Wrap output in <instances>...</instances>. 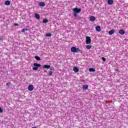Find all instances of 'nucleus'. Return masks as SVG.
<instances>
[{
    "mask_svg": "<svg viewBox=\"0 0 128 128\" xmlns=\"http://www.w3.org/2000/svg\"><path fill=\"white\" fill-rule=\"evenodd\" d=\"M49 76H52V71L50 70V72Z\"/></svg>",
    "mask_w": 128,
    "mask_h": 128,
    "instance_id": "obj_24",
    "label": "nucleus"
},
{
    "mask_svg": "<svg viewBox=\"0 0 128 128\" xmlns=\"http://www.w3.org/2000/svg\"><path fill=\"white\" fill-rule=\"evenodd\" d=\"M4 112V110H2V108H0V112L2 113Z\"/></svg>",
    "mask_w": 128,
    "mask_h": 128,
    "instance_id": "obj_25",
    "label": "nucleus"
},
{
    "mask_svg": "<svg viewBox=\"0 0 128 128\" xmlns=\"http://www.w3.org/2000/svg\"><path fill=\"white\" fill-rule=\"evenodd\" d=\"M90 18L91 22H94L96 20V17L94 16H90Z\"/></svg>",
    "mask_w": 128,
    "mask_h": 128,
    "instance_id": "obj_9",
    "label": "nucleus"
},
{
    "mask_svg": "<svg viewBox=\"0 0 128 128\" xmlns=\"http://www.w3.org/2000/svg\"><path fill=\"white\" fill-rule=\"evenodd\" d=\"M83 88L84 90H88V85H84Z\"/></svg>",
    "mask_w": 128,
    "mask_h": 128,
    "instance_id": "obj_17",
    "label": "nucleus"
},
{
    "mask_svg": "<svg viewBox=\"0 0 128 128\" xmlns=\"http://www.w3.org/2000/svg\"><path fill=\"white\" fill-rule=\"evenodd\" d=\"M34 85H29L28 87V90H30V92H32L34 90Z\"/></svg>",
    "mask_w": 128,
    "mask_h": 128,
    "instance_id": "obj_4",
    "label": "nucleus"
},
{
    "mask_svg": "<svg viewBox=\"0 0 128 128\" xmlns=\"http://www.w3.org/2000/svg\"><path fill=\"white\" fill-rule=\"evenodd\" d=\"M71 52H82L80 48H76L74 46H72L71 48Z\"/></svg>",
    "mask_w": 128,
    "mask_h": 128,
    "instance_id": "obj_1",
    "label": "nucleus"
},
{
    "mask_svg": "<svg viewBox=\"0 0 128 128\" xmlns=\"http://www.w3.org/2000/svg\"><path fill=\"white\" fill-rule=\"evenodd\" d=\"M32 70H38V67H33Z\"/></svg>",
    "mask_w": 128,
    "mask_h": 128,
    "instance_id": "obj_23",
    "label": "nucleus"
},
{
    "mask_svg": "<svg viewBox=\"0 0 128 128\" xmlns=\"http://www.w3.org/2000/svg\"><path fill=\"white\" fill-rule=\"evenodd\" d=\"M6 86H10V84L9 83H6Z\"/></svg>",
    "mask_w": 128,
    "mask_h": 128,
    "instance_id": "obj_30",
    "label": "nucleus"
},
{
    "mask_svg": "<svg viewBox=\"0 0 128 128\" xmlns=\"http://www.w3.org/2000/svg\"><path fill=\"white\" fill-rule=\"evenodd\" d=\"M118 34H126V32H124V31L123 30H119Z\"/></svg>",
    "mask_w": 128,
    "mask_h": 128,
    "instance_id": "obj_6",
    "label": "nucleus"
},
{
    "mask_svg": "<svg viewBox=\"0 0 128 128\" xmlns=\"http://www.w3.org/2000/svg\"><path fill=\"white\" fill-rule=\"evenodd\" d=\"M86 48L87 50H90V48H92V46L90 45H87L86 46Z\"/></svg>",
    "mask_w": 128,
    "mask_h": 128,
    "instance_id": "obj_19",
    "label": "nucleus"
},
{
    "mask_svg": "<svg viewBox=\"0 0 128 128\" xmlns=\"http://www.w3.org/2000/svg\"><path fill=\"white\" fill-rule=\"evenodd\" d=\"M35 18L36 20H40V16L38 14H35Z\"/></svg>",
    "mask_w": 128,
    "mask_h": 128,
    "instance_id": "obj_10",
    "label": "nucleus"
},
{
    "mask_svg": "<svg viewBox=\"0 0 128 128\" xmlns=\"http://www.w3.org/2000/svg\"><path fill=\"white\" fill-rule=\"evenodd\" d=\"M114 70H115V72H118V69H115Z\"/></svg>",
    "mask_w": 128,
    "mask_h": 128,
    "instance_id": "obj_31",
    "label": "nucleus"
},
{
    "mask_svg": "<svg viewBox=\"0 0 128 128\" xmlns=\"http://www.w3.org/2000/svg\"><path fill=\"white\" fill-rule=\"evenodd\" d=\"M96 30H97V32H100V30H102V28H100V26H96Z\"/></svg>",
    "mask_w": 128,
    "mask_h": 128,
    "instance_id": "obj_7",
    "label": "nucleus"
},
{
    "mask_svg": "<svg viewBox=\"0 0 128 128\" xmlns=\"http://www.w3.org/2000/svg\"><path fill=\"white\" fill-rule=\"evenodd\" d=\"M26 30H28V28H24L22 30V32H26Z\"/></svg>",
    "mask_w": 128,
    "mask_h": 128,
    "instance_id": "obj_21",
    "label": "nucleus"
},
{
    "mask_svg": "<svg viewBox=\"0 0 128 128\" xmlns=\"http://www.w3.org/2000/svg\"><path fill=\"white\" fill-rule=\"evenodd\" d=\"M73 70L74 72H78L80 71L78 67L76 66L74 67Z\"/></svg>",
    "mask_w": 128,
    "mask_h": 128,
    "instance_id": "obj_5",
    "label": "nucleus"
},
{
    "mask_svg": "<svg viewBox=\"0 0 128 128\" xmlns=\"http://www.w3.org/2000/svg\"><path fill=\"white\" fill-rule=\"evenodd\" d=\"M108 34H109L110 36H112V34H114V30H111L109 31Z\"/></svg>",
    "mask_w": 128,
    "mask_h": 128,
    "instance_id": "obj_12",
    "label": "nucleus"
},
{
    "mask_svg": "<svg viewBox=\"0 0 128 128\" xmlns=\"http://www.w3.org/2000/svg\"><path fill=\"white\" fill-rule=\"evenodd\" d=\"M35 58L36 60H40V58L38 56H36Z\"/></svg>",
    "mask_w": 128,
    "mask_h": 128,
    "instance_id": "obj_20",
    "label": "nucleus"
},
{
    "mask_svg": "<svg viewBox=\"0 0 128 128\" xmlns=\"http://www.w3.org/2000/svg\"><path fill=\"white\" fill-rule=\"evenodd\" d=\"M102 60L103 62H106V58L102 57Z\"/></svg>",
    "mask_w": 128,
    "mask_h": 128,
    "instance_id": "obj_26",
    "label": "nucleus"
},
{
    "mask_svg": "<svg viewBox=\"0 0 128 128\" xmlns=\"http://www.w3.org/2000/svg\"><path fill=\"white\" fill-rule=\"evenodd\" d=\"M44 68H50V66L45 64L44 66Z\"/></svg>",
    "mask_w": 128,
    "mask_h": 128,
    "instance_id": "obj_14",
    "label": "nucleus"
},
{
    "mask_svg": "<svg viewBox=\"0 0 128 128\" xmlns=\"http://www.w3.org/2000/svg\"><path fill=\"white\" fill-rule=\"evenodd\" d=\"M34 66H36V68H40L42 66V65L40 64H38V63H35L34 64Z\"/></svg>",
    "mask_w": 128,
    "mask_h": 128,
    "instance_id": "obj_11",
    "label": "nucleus"
},
{
    "mask_svg": "<svg viewBox=\"0 0 128 128\" xmlns=\"http://www.w3.org/2000/svg\"><path fill=\"white\" fill-rule=\"evenodd\" d=\"M50 70H54V67H52L50 68Z\"/></svg>",
    "mask_w": 128,
    "mask_h": 128,
    "instance_id": "obj_28",
    "label": "nucleus"
},
{
    "mask_svg": "<svg viewBox=\"0 0 128 128\" xmlns=\"http://www.w3.org/2000/svg\"><path fill=\"white\" fill-rule=\"evenodd\" d=\"M89 72H96V70L94 68H89Z\"/></svg>",
    "mask_w": 128,
    "mask_h": 128,
    "instance_id": "obj_15",
    "label": "nucleus"
},
{
    "mask_svg": "<svg viewBox=\"0 0 128 128\" xmlns=\"http://www.w3.org/2000/svg\"><path fill=\"white\" fill-rule=\"evenodd\" d=\"M14 26H18V24H14Z\"/></svg>",
    "mask_w": 128,
    "mask_h": 128,
    "instance_id": "obj_29",
    "label": "nucleus"
},
{
    "mask_svg": "<svg viewBox=\"0 0 128 128\" xmlns=\"http://www.w3.org/2000/svg\"><path fill=\"white\" fill-rule=\"evenodd\" d=\"M46 36L50 37V36H52V34H46Z\"/></svg>",
    "mask_w": 128,
    "mask_h": 128,
    "instance_id": "obj_22",
    "label": "nucleus"
},
{
    "mask_svg": "<svg viewBox=\"0 0 128 128\" xmlns=\"http://www.w3.org/2000/svg\"><path fill=\"white\" fill-rule=\"evenodd\" d=\"M81 10H82L81 8H76L73 10V12H76L77 14H79V12H80Z\"/></svg>",
    "mask_w": 128,
    "mask_h": 128,
    "instance_id": "obj_2",
    "label": "nucleus"
},
{
    "mask_svg": "<svg viewBox=\"0 0 128 128\" xmlns=\"http://www.w3.org/2000/svg\"><path fill=\"white\" fill-rule=\"evenodd\" d=\"M108 4H114V0H108Z\"/></svg>",
    "mask_w": 128,
    "mask_h": 128,
    "instance_id": "obj_16",
    "label": "nucleus"
},
{
    "mask_svg": "<svg viewBox=\"0 0 128 128\" xmlns=\"http://www.w3.org/2000/svg\"><path fill=\"white\" fill-rule=\"evenodd\" d=\"M46 22H48V19H44L42 21L43 24H46Z\"/></svg>",
    "mask_w": 128,
    "mask_h": 128,
    "instance_id": "obj_18",
    "label": "nucleus"
},
{
    "mask_svg": "<svg viewBox=\"0 0 128 128\" xmlns=\"http://www.w3.org/2000/svg\"><path fill=\"white\" fill-rule=\"evenodd\" d=\"M74 16L75 17L78 16V15L76 14V12H74Z\"/></svg>",
    "mask_w": 128,
    "mask_h": 128,
    "instance_id": "obj_27",
    "label": "nucleus"
},
{
    "mask_svg": "<svg viewBox=\"0 0 128 128\" xmlns=\"http://www.w3.org/2000/svg\"><path fill=\"white\" fill-rule=\"evenodd\" d=\"M4 4L6 6H10V1L6 0L4 2Z\"/></svg>",
    "mask_w": 128,
    "mask_h": 128,
    "instance_id": "obj_8",
    "label": "nucleus"
},
{
    "mask_svg": "<svg viewBox=\"0 0 128 128\" xmlns=\"http://www.w3.org/2000/svg\"><path fill=\"white\" fill-rule=\"evenodd\" d=\"M39 6H46V4L44 2H41L39 4Z\"/></svg>",
    "mask_w": 128,
    "mask_h": 128,
    "instance_id": "obj_13",
    "label": "nucleus"
},
{
    "mask_svg": "<svg viewBox=\"0 0 128 128\" xmlns=\"http://www.w3.org/2000/svg\"><path fill=\"white\" fill-rule=\"evenodd\" d=\"M90 42H92V40L90 39V38L87 36L86 38V44H90Z\"/></svg>",
    "mask_w": 128,
    "mask_h": 128,
    "instance_id": "obj_3",
    "label": "nucleus"
}]
</instances>
